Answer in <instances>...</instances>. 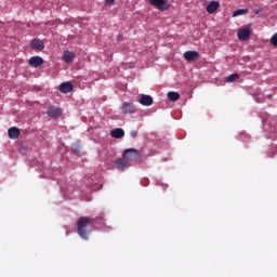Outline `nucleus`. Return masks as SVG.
Here are the masks:
<instances>
[{
	"mask_svg": "<svg viewBox=\"0 0 277 277\" xmlns=\"http://www.w3.org/2000/svg\"><path fill=\"white\" fill-rule=\"evenodd\" d=\"M10 140H18L21 137V130L16 127H12L8 130Z\"/></svg>",
	"mask_w": 277,
	"mask_h": 277,
	"instance_id": "11",
	"label": "nucleus"
},
{
	"mask_svg": "<svg viewBox=\"0 0 277 277\" xmlns=\"http://www.w3.org/2000/svg\"><path fill=\"white\" fill-rule=\"evenodd\" d=\"M137 135H138V132L135 130L130 132V137H132L133 140H135V137H137Z\"/></svg>",
	"mask_w": 277,
	"mask_h": 277,
	"instance_id": "21",
	"label": "nucleus"
},
{
	"mask_svg": "<svg viewBox=\"0 0 277 277\" xmlns=\"http://www.w3.org/2000/svg\"><path fill=\"white\" fill-rule=\"evenodd\" d=\"M236 79H239V74H232L226 78L227 83H233Z\"/></svg>",
	"mask_w": 277,
	"mask_h": 277,
	"instance_id": "19",
	"label": "nucleus"
},
{
	"mask_svg": "<svg viewBox=\"0 0 277 277\" xmlns=\"http://www.w3.org/2000/svg\"><path fill=\"white\" fill-rule=\"evenodd\" d=\"M110 135L111 137H115V140H120V137H124V130H122V128H117L110 131Z\"/></svg>",
	"mask_w": 277,
	"mask_h": 277,
	"instance_id": "14",
	"label": "nucleus"
},
{
	"mask_svg": "<svg viewBox=\"0 0 277 277\" xmlns=\"http://www.w3.org/2000/svg\"><path fill=\"white\" fill-rule=\"evenodd\" d=\"M252 24L247 25L245 28H240L237 32L238 40H241L242 42H246L248 38H250L252 34Z\"/></svg>",
	"mask_w": 277,
	"mask_h": 277,
	"instance_id": "4",
	"label": "nucleus"
},
{
	"mask_svg": "<svg viewBox=\"0 0 277 277\" xmlns=\"http://www.w3.org/2000/svg\"><path fill=\"white\" fill-rule=\"evenodd\" d=\"M122 114H135V105L131 102H124L121 107Z\"/></svg>",
	"mask_w": 277,
	"mask_h": 277,
	"instance_id": "8",
	"label": "nucleus"
},
{
	"mask_svg": "<svg viewBox=\"0 0 277 277\" xmlns=\"http://www.w3.org/2000/svg\"><path fill=\"white\" fill-rule=\"evenodd\" d=\"M141 157L142 154L135 148H128L123 153V159H126V161H137Z\"/></svg>",
	"mask_w": 277,
	"mask_h": 277,
	"instance_id": "2",
	"label": "nucleus"
},
{
	"mask_svg": "<svg viewBox=\"0 0 277 277\" xmlns=\"http://www.w3.org/2000/svg\"><path fill=\"white\" fill-rule=\"evenodd\" d=\"M30 48H32L34 50L44 49V43L40 39H34L30 42Z\"/></svg>",
	"mask_w": 277,
	"mask_h": 277,
	"instance_id": "15",
	"label": "nucleus"
},
{
	"mask_svg": "<svg viewBox=\"0 0 277 277\" xmlns=\"http://www.w3.org/2000/svg\"><path fill=\"white\" fill-rule=\"evenodd\" d=\"M58 90H60V92H62V94H68L72 90V83L71 82H63L60 84Z\"/></svg>",
	"mask_w": 277,
	"mask_h": 277,
	"instance_id": "13",
	"label": "nucleus"
},
{
	"mask_svg": "<svg viewBox=\"0 0 277 277\" xmlns=\"http://www.w3.org/2000/svg\"><path fill=\"white\" fill-rule=\"evenodd\" d=\"M90 224H92V220L88 216H80L77 221V233L84 241L89 239L90 229L88 228Z\"/></svg>",
	"mask_w": 277,
	"mask_h": 277,
	"instance_id": "1",
	"label": "nucleus"
},
{
	"mask_svg": "<svg viewBox=\"0 0 277 277\" xmlns=\"http://www.w3.org/2000/svg\"><path fill=\"white\" fill-rule=\"evenodd\" d=\"M63 62H65V64H70V63L75 62V53L70 52L68 50L64 51Z\"/></svg>",
	"mask_w": 277,
	"mask_h": 277,
	"instance_id": "12",
	"label": "nucleus"
},
{
	"mask_svg": "<svg viewBox=\"0 0 277 277\" xmlns=\"http://www.w3.org/2000/svg\"><path fill=\"white\" fill-rule=\"evenodd\" d=\"M106 5H114L116 3V0H106Z\"/></svg>",
	"mask_w": 277,
	"mask_h": 277,
	"instance_id": "22",
	"label": "nucleus"
},
{
	"mask_svg": "<svg viewBox=\"0 0 277 277\" xmlns=\"http://www.w3.org/2000/svg\"><path fill=\"white\" fill-rule=\"evenodd\" d=\"M271 44H273V47H277V34L273 35L271 38Z\"/></svg>",
	"mask_w": 277,
	"mask_h": 277,
	"instance_id": "20",
	"label": "nucleus"
},
{
	"mask_svg": "<svg viewBox=\"0 0 277 277\" xmlns=\"http://www.w3.org/2000/svg\"><path fill=\"white\" fill-rule=\"evenodd\" d=\"M198 57H200V53L197 51H186L184 53V58L186 60V62H196Z\"/></svg>",
	"mask_w": 277,
	"mask_h": 277,
	"instance_id": "7",
	"label": "nucleus"
},
{
	"mask_svg": "<svg viewBox=\"0 0 277 277\" xmlns=\"http://www.w3.org/2000/svg\"><path fill=\"white\" fill-rule=\"evenodd\" d=\"M220 10V2L212 0L209 2V4L206 6V11L208 14H215Z\"/></svg>",
	"mask_w": 277,
	"mask_h": 277,
	"instance_id": "5",
	"label": "nucleus"
},
{
	"mask_svg": "<svg viewBox=\"0 0 277 277\" xmlns=\"http://www.w3.org/2000/svg\"><path fill=\"white\" fill-rule=\"evenodd\" d=\"M150 5L159 10L160 12H164V10H170V2L168 0H149Z\"/></svg>",
	"mask_w": 277,
	"mask_h": 277,
	"instance_id": "3",
	"label": "nucleus"
},
{
	"mask_svg": "<svg viewBox=\"0 0 277 277\" xmlns=\"http://www.w3.org/2000/svg\"><path fill=\"white\" fill-rule=\"evenodd\" d=\"M243 14H248V9H238L236 11H234L233 13V17H237V16H241Z\"/></svg>",
	"mask_w": 277,
	"mask_h": 277,
	"instance_id": "18",
	"label": "nucleus"
},
{
	"mask_svg": "<svg viewBox=\"0 0 277 277\" xmlns=\"http://www.w3.org/2000/svg\"><path fill=\"white\" fill-rule=\"evenodd\" d=\"M115 166L119 169V170H124V168H127V161L122 158H119L116 160Z\"/></svg>",
	"mask_w": 277,
	"mask_h": 277,
	"instance_id": "17",
	"label": "nucleus"
},
{
	"mask_svg": "<svg viewBox=\"0 0 277 277\" xmlns=\"http://www.w3.org/2000/svg\"><path fill=\"white\" fill-rule=\"evenodd\" d=\"M47 114L50 118H60L62 116V109L57 106H50Z\"/></svg>",
	"mask_w": 277,
	"mask_h": 277,
	"instance_id": "6",
	"label": "nucleus"
},
{
	"mask_svg": "<svg viewBox=\"0 0 277 277\" xmlns=\"http://www.w3.org/2000/svg\"><path fill=\"white\" fill-rule=\"evenodd\" d=\"M29 66L32 68H38V66H42L44 64V60L40 56H32L28 61Z\"/></svg>",
	"mask_w": 277,
	"mask_h": 277,
	"instance_id": "9",
	"label": "nucleus"
},
{
	"mask_svg": "<svg viewBox=\"0 0 277 277\" xmlns=\"http://www.w3.org/2000/svg\"><path fill=\"white\" fill-rule=\"evenodd\" d=\"M138 103L141 105H143L144 107H150V105H153L154 101H153V96L150 95H146V94H142Z\"/></svg>",
	"mask_w": 277,
	"mask_h": 277,
	"instance_id": "10",
	"label": "nucleus"
},
{
	"mask_svg": "<svg viewBox=\"0 0 277 277\" xmlns=\"http://www.w3.org/2000/svg\"><path fill=\"white\" fill-rule=\"evenodd\" d=\"M169 101H172L173 103H175V101H179V98H181V94H179V92H174V91H170L167 94Z\"/></svg>",
	"mask_w": 277,
	"mask_h": 277,
	"instance_id": "16",
	"label": "nucleus"
}]
</instances>
